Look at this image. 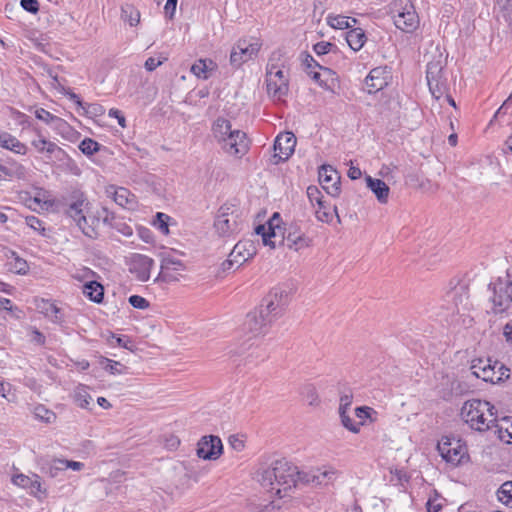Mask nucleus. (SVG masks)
Returning <instances> with one entry per match:
<instances>
[{"instance_id":"f257e3e1","label":"nucleus","mask_w":512,"mask_h":512,"mask_svg":"<svg viewBox=\"0 0 512 512\" xmlns=\"http://www.w3.org/2000/svg\"><path fill=\"white\" fill-rule=\"evenodd\" d=\"M64 214L72 219L81 232L91 238L96 239L99 236L100 219L108 221L109 212L106 208L90 211V203L83 192L74 191L63 203Z\"/></svg>"},{"instance_id":"f03ea898","label":"nucleus","mask_w":512,"mask_h":512,"mask_svg":"<svg viewBox=\"0 0 512 512\" xmlns=\"http://www.w3.org/2000/svg\"><path fill=\"white\" fill-rule=\"evenodd\" d=\"M298 468L285 459L273 461L269 466L257 472V480L263 488L279 498L287 496L288 491L297 485Z\"/></svg>"},{"instance_id":"7ed1b4c3","label":"nucleus","mask_w":512,"mask_h":512,"mask_svg":"<svg viewBox=\"0 0 512 512\" xmlns=\"http://www.w3.org/2000/svg\"><path fill=\"white\" fill-rule=\"evenodd\" d=\"M287 60L281 51L271 54L266 70V86L268 95L274 101H282L289 92V70Z\"/></svg>"},{"instance_id":"20e7f679","label":"nucleus","mask_w":512,"mask_h":512,"mask_svg":"<svg viewBox=\"0 0 512 512\" xmlns=\"http://www.w3.org/2000/svg\"><path fill=\"white\" fill-rule=\"evenodd\" d=\"M463 421L478 432L493 429L497 421V411L488 401L471 399L464 402L460 412Z\"/></svg>"},{"instance_id":"39448f33","label":"nucleus","mask_w":512,"mask_h":512,"mask_svg":"<svg viewBox=\"0 0 512 512\" xmlns=\"http://www.w3.org/2000/svg\"><path fill=\"white\" fill-rule=\"evenodd\" d=\"M246 226V216L239 205L227 202L220 206L214 220V229L219 237L233 238Z\"/></svg>"},{"instance_id":"423d86ee","label":"nucleus","mask_w":512,"mask_h":512,"mask_svg":"<svg viewBox=\"0 0 512 512\" xmlns=\"http://www.w3.org/2000/svg\"><path fill=\"white\" fill-rule=\"evenodd\" d=\"M468 285L459 278L451 279L443 297L444 307L453 316L467 310Z\"/></svg>"},{"instance_id":"0eeeda50","label":"nucleus","mask_w":512,"mask_h":512,"mask_svg":"<svg viewBox=\"0 0 512 512\" xmlns=\"http://www.w3.org/2000/svg\"><path fill=\"white\" fill-rule=\"evenodd\" d=\"M288 306V294L285 290L280 288L272 289L269 294L263 299L259 310L274 323L280 318Z\"/></svg>"},{"instance_id":"6e6552de","label":"nucleus","mask_w":512,"mask_h":512,"mask_svg":"<svg viewBox=\"0 0 512 512\" xmlns=\"http://www.w3.org/2000/svg\"><path fill=\"white\" fill-rule=\"evenodd\" d=\"M438 450L442 458L453 466H457L468 459L467 446L461 439L443 437L438 443Z\"/></svg>"},{"instance_id":"1a4fd4ad","label":"nucleus","mask_w":512,"mask_h":512,"mask_svg":"<svg viewBox=\"0 0 512 512\" xmlns=\"http://www.w3.org/2000/svg\"><path fill=\"white\" fill-rule=\"evenodd\" d=\"M471 370L477 378L491 383H497L509 377V369L496 361L492 363L490 359L474 361Z\"/></svg>"},{"instance_id":"9d476101","label":"nucleus","mask_w":512,"mask_h":512,"mask_svg":"<svg viewBox=\"0 0 512 512\" xmlns=\"http://www.w3.org/2000/svg\"><path fill=\"white\" fill-rule=\"evenodd\" d=\"M427 85L431 95L440 99L448 92L447 79L443 74V66L440 61L430 62L426 71Z\"/></svg>"},{"instance_id":"9b49d317","label":"nucleus","mask_w":512,"mask_h":512,"mask_svg":"<svg viewBox=\"0 0 512 512\" xmlns=\"http://www.w3.org/2000/svg\"><path fill=\"white\" fill-rule=\"evenodd\" d=\"M161 270L155 279V282H174L178 281L182 272L185 271V264L172 253H163L161 255Z\"/></svg>"},{"instance_id":"f8f14e48","label":"nucleus","mask_w":512,"mask_h":512,"mask_svg":"<svg viewBox=\"0 0 512 512\" xmlns=\"http://www.w3.org/2000/svg\"><path fill=\"white\" fill-rule=\"evenodd\" d=\"M273 323L256 309L246 315L243 323V331L249 335V339L266 335Z\"/></svg>"},{"instance_id":"ddd939ff","label":"nucleus","mask_w":512,"mask_h":512,"mask_svg":"<svg viewBox=\"0 0 512 512\" xmlns=\"http://www.w3.org/2000/svg\"><path fill=\"white\" fill-rule=\"evenodd\" d=\"M493 296L491 301L493 303L494 313L504 312L512 303V285L508 281L498 279L492 284Z\"/></svg>"},{"instance_id":"4468645a","label":"nucleus","mask_w":512,"mask_h":512,"mask_svg":"<svg viewBox=\"0 0 512 512\" xmlns=\"http://www.w3.org/2000/svg\"><path fill=\"white\" fill-rule=\"evenodd\" d=\"M395 26L405 33H413L416 30V10L413 2L408 1L398 8L393 15Z\"/></svg>"},{"instance_id":"2eb2a0df","label":"nucleus","mask_w":512,"mask_h":512,"mask_svg":"<svg viewBox=\"0 0 512 512\" xmlns=\"http://www.w3.org/2000/svg\"><path fill=\"white\" fill-rule=\"evenodd\" d=\"M223 445L217 436H204L197 445V456L204 460H216L222 454Z\"/></svg>"},{"instance_id":"dca6fc26","label":"nucleus","mask_w":512,"mask_h":512,"mask_svg":"<svg viewBox=\"0 0 512 512\" xmlns=\"http://www.w3.org/2000/svg\"><path fill=\"white\" fill-rule=\"evenodd\" d=\"M336 472L332 468H317L308 472L298 471L297 483L310 484L314 486L325 485L334 479Z\"/></svg>"},{"instance_id":"f3484780","label":"nucleus","mask_w":512,"mask_h":512,"mask_svg":"<svg viewBox=\"0 0 512 512\" xmlns=\"http://www.w3.org/2000/svg\"><path fill=\"white\" fill-rule=\"evenodd\" d=\"M222 149L229 155H244L249 148V141L246 134L241 130H234L233 134L220 142Z\"/></svg>"},{"instance_id":"a211bd4d","label":"nucleus","mask_w":512,"mask_h":512,"mask_svg":"<svg viewBox=\"0 0 512 512\" xmlns=\"http://www.w3.org/2000/svg\"><path fill=\"white\" fill-rule=\"evenodd\" d=\"M258 43H248L246 40H240L232 49L230 62L233 66L239 67L244 62L252 59L259 51Z\"/></svg>"},{"instance_id":"6ab92c4d","label":"nucleus","mask_w":512,"mask_h":512,"mask_svg":"<svg viewBox=\"0 0 512 512\" xmlns=\"http://www.w3.org/2000/svg\"><path fill=\"white\" fill-rule=\"evenodd\" d=\"M154 265V260L143 254H133L130 258L129 270L141 282L150 279V271Z\"/></svg>"},{"instance_id":"aec40b11","label":"nucleus","mask_w":512,"mask_h":512,"mask_svg":"<svg viewBox=\"0 0 512 512\" xmlns=\"http://www.w3.org/2000/svg\"><path fill=\"white\" fill-rule=\"evenodd\" d=\"M319 182L322 188L331 196L340 194V176L330 165H323L319 169Z\"/></svg>"},{"instance_id":"412c9836","label":"nucleus","mask_w":512,"mask_h":512,"mask_svg":"<svg viewBox=\"0 0 512 512\" xmlns=\"http://www.w3.org/2000/svg\"><path fill=\"white\" fill-rule=\"evenodd\" d=\"M295 146L296 137L292 132L280 133L274 142L276 163L287 160L293 154Z\"/></svg>"},{"instance_id":"4be33fe9","label":"nucleus","mask_w":512,"mask_h":512,"mask_svg":"<svg viewBox=\"0 0 512 512\" xmlns=\"http://www.w3.org/2000/svg\"><path fill=\"white\" fill-rule=\"evenodd\" d=\"M390 78V72L385 67L372 69L365 79L368 93L372 94L384 89L388 85Z\"/></svg>"},{"instance_id":"5701e85b","label":"nucleus","mask_w":512,"mask_h":512,"mask_svg":"<svg viewBox=\"0 0 512 512\" xmlns=\"http://www.w3.org/2000/svg\"><path fill=\"white\" fill-rule=\"evenodd\" d=\"M285 241L290 249L299 251L311 245L312 239L300 230L297 225H291L287 229Z\"/></svg>"},{"instance_id":"b1692460","label":"nucleus","mask_w":512,"mask_h":512,"mask_svg":"<svg viewBox=\"0 0 512 512\" xmlns=\"http://www.w3.org/2000/svg\"><path fill=\"white\" fill-rule=\"evenodd\" d=\"M256 254V247L250 240L238 241L232 249L230 255L234 258L237 267L243 265L247 260Z\"/></svg>"},{"instance_id":"393cba45","label":"nucleus","mask_w":512,"mask_h":512,"mask_svg":"<svg viewBox=\"0 0 512 512\" xmlns=\"http://www.w3.org/2000/svg\"><path fill=\"white\" fill-rule=\"evenodd\" d=\"M367 187L373 192L377 200L386 204L389 199V186L381 179L373 178L369 175L365 177Z\"/></svg>"},{"instance_id":"a878e982","label":"nucleus","mask_w":512,"mask_h":512,"mask_svg":"<svg viewBox=\"0 0 512 512\" xmlns=\"http://www.w3.org/2000/svg\"><path fill=\"white\" fill-rule=\"evenodd\" d=\"M35 116L37 119L45 122L46 124L53 125V127L57 130H65L69 128L68 123L62 118L51 114L49 111L44 108H38L35 111Z\"/></svg>"},{"instance_id":"bb28decb","label":"nucleus","mask_w":512,"mask_h":512,"mask_svg":"<svg viewBox=\"0 0 512 512\" xmlns=\"http://www.w3.org/2000/svg\"><path fill=\"white\" fill-rule=\"evenodd\" d=\"M212 132L215 139L220 143L225 138L229 137L230 134H233L234 130L229 120L219 117L213 123Z\"/></svg>"},{"instance_id":"cd10ccee","label":"nucleus","mask_w":512,"mask_h":512,"mask_svg":"<svg viewBox=\"0 0 512 512\" xmlns=\"http://www.w3.org/2000/svg\"><path fill=\"white\" fill-rule=\"evenodd\" d=\"M83 294L95 303H101L104 297V288L97 281H89L83 285Z\"/></svg>"},{"instance_id":"c85d7f7f","label":"nucleus","mask_w":512,"mask_h":512,"mask_svg":"<svg viewBox=\"0 0 512 512\" xmlns=\"http://www.w3.org/2000/svg\"><path fill=\"white\" fill-rule=\"evenodd\" d=\"M346 41L352 50L358 51L366 41L365 32L361 28L351 29L346 33Z\"/></svg>"},{"instance_id":"c756f323","label":"nucleus","mask_w":512,"mask_h":512,"mask_svg":"<svg viewBox=\"0 0 512 512\" xmlns=\"http://www.w3.org/2000/svg\"><path fill=\"white\" fill-rule=\"evenodd\" d=\"M214 63L212 60L199 59L191 66V72L200 79H208L210 71L214 69Z\"/></svg>"},{"instance_id":"7c9ffc66","label":"nucleus","mask_w":512,"mask_h":512,"mask_svg":"<svg viewBox=\"0 0 512 512\" xmlns=\"http://www.w3.org/2000/svg\"><path fill=\"white\" fill-rule=\"evenodd\" d=\"M1 147L20 155H25L27 153V146L9 133L4 136Z\"/></svg>"},{"instance_id":"2f4dec72","label":"nucleus","mask_w":512,"mask_h":512,"mask_svg":"<svg viewBox=\"0 0 512 512\" xmlns=\"http://www.w3.org/2000/svg\"><path fill=\"white\" fill-rule=\"evenodd\" d=\"M328 24L334 29H348L353 27L357 20L342 15H329L327 17Z\"/></svg>"},{"instance_id":"473e14b6","label":"nucleus","mask_w":512,"mask_h":512,"mask_svg":"<svg viewBox=\"0 0 512 512\" xmlns=\"http://www.w3.org/2000/svg\"><path fill=\"white\" fill-rule=\"evenodd\" d=\"M494 12L501 15L505 21H512V0H495Z\"/></svg>"},{"instance_id":"72a5a7b5","label":"nucleus","mask_w":512,"mask_h":512,"mask_svg":"<svg viewBox=\"0 0 512 512\" xmlns=\"http://www.w3.org/2000/svg\"><path fill=\"white\" fill-rule=\"evenodd\" d=\"M26 168L17 162H13L9 167L4 166L3 177L6 178H16V179H25L26 178Z\"/></svg>"},{"instance_id":"f704fd0d","label":"nucleus","mask_w":512,"mask_h":512,"mask_svg":"<svg viewBox=\"0 0 512 512\" xmlns=\"http://www.w3.org/2000/svg\"><path fill=\"white\" fill-rule=\"evenodd\" d=\"M42 471L51 478L58 477L61 472L65 471L64 459H53L42 467Z\"/></svg>"},{"instance_id":"c9c22d12","label":"nucleus","mask_w":512,"mask_h":512,"mask_svg":"<svg viewBox=\"0 0 512 512\" xmlns=\"http://www.w3.org/2000/svg\"><path fill=\"white\" fill-rule=\"evenodd\" d=\"M497 498L502 504L512 508V481H507L500 486Z\"/></svg>"},{"instance_id":"e433bc0d","label":"nucleus","mask_w":512,"mask_h":512,"mask_svg":"<svg viewBox=\"0 0 512 512\" xmlns=\"http://www.w3.org/2000/svg\"><path fill=\"white\" fill-rule=\"evenodd\" d=\"M121 18L131 26H135L140 21V13L132 5H125L121 8Z\"/></svg>"},{"instance_id":"4c0bfd02","label":"nucleus","mask_w":512,"mask_h":512,"mask_svg":"<svg viewBox=\"0 0 512 512\" xmlns=\"http://www.w3.org/2000/svg\"><path fill=\"white\" fill-rule=\"evenodd\" d=\"M33 414H34L35 418H37L47 424L54 423L56 420V414L52 410H49L42 404H39L34 407Z\"/></svg>"},{"instance_id":"58836bf2","label":"nucleus","mask_w":512,"mask_h":512,"mask_svg":"<svg viewBox=\"0 0 512 512\" xmlns=\"http://www.w3.org/2000/svg\"><path fill=\"white\" fill-rule=\"evenodd\" d=\"M113 198L118 205L125 207L130 202H133L134 195L126 188L119 187L114 190Z\"/></svg>"},{"instance_id":"ea45409f","label":"nucleus","mask_w":512,"mask_h":512,"mask_svg":"<svg viewBox=\"0 0 512 512\" xmlns=\"http://www.w3.org/2000/svg\"><path fill=\"white\" fill-rule=\"evenodd\" d=\"M101 365L106 371L113 375L124 374L126 371V367L123 364L108 358H103L101 360Z\"/></svg>"},{"instance_id":"a19ab883","label":"nucleus","mask_w":512,"mask_h":512,"mask_svg":"<svg viewBox=\"0 0 512 512\" xmlns=\"http://www.w3.org/2000/svg\"><path fill=\"white\" fill-rule=\"evenodd\" d=\"M255 231L258 235L262 236L263 243L265 245H268L272 248L275 247V243L271 241V237H275L276 232H275V229L271 226V224L269 225L268 228H266L264 225H258L256 227Z\"/></svg>"},{"instance_id":"79ce46f5","label":"nucleus","mask_w":512,"mask_h":512,"mask_svg":"<svg viewBox=\"0 0 512 512\" xmlns=\"http://www.w3.org/2000/svg\"><path fill=\"white\" fill-rule=\"evenodd\" d=\"M302 64L305 67L306 72L308 74H309V71H314L315 68H319V69L323 70L324 74H327L329 76L334 75V72L331 69L325 68V67L321 66L320 64H318L310 54H305V56L302 60Z\"/></svg>"},{"instance_id":"37998d69","label":"nucleus","mask_w":512,"mask_h":512,"mask_svg":"<svg viewBox=\"0 0 512 512\" xmlns=\"http://www.w3.org/2000/svg\"><path fill=\"white\" fill-rule=\"evenodd\" d=\"M342 425L353 433H358L362 422H354L347 411H339Z\"/></svg>"},{"instance_id":"c03bdc74","label":"nucleus","mask_w":512,"mask_h":512,"mask_svg":"<svg viewBox=\"0 0 512 512\" xmlns=\"http://www.w3.org/2000/svg\"><path fill=\"white\" fill-rule=\"evenodd\" d=\"M100 148V145L98 142L94 141L91 138H85L82 140L79 144L80 151L85 155H93L96 153Z\"/></svg>"},{"instance_id":"a18cd8bd","label":"nucleus","mask_w":512,"mask_h":512,"mask_svg":"<svg viewBox=\"0 0 512 512\" xmlns=\"http://www.w3.org/2000/svg\"><path fill=\"white\" fill-rule=\"evenodd\" d=\"M93 398L84 389H79L75 393L76 404L83 409H89Z\"/></svg>"},{"instance_id":"49530a36","label":"nucleus","mask_w":512,"mask_h":512,"mask_svg":"<svg viewBox=\"0 0 512 512\" xmlns=\"http://www.w3.org/2000/svg\"><path fill=\"white\" fill-rule=\"evenodd\" d=\"M307 196L313 206L317 205L320 208L323 206V195L321 191L318 189V187L313 185L309 186L307 188Z\"/></svg>"},{"instance_id":"de8ad7c7","label":"nucleus","mask_w":512,"mask_h":512,"mask_svg":"<svg viewBox=\"0 0 512 512\" xmlns=\"http://www.w3.org/2000/svg\"><path fill=\"white\" fill-rule=\"evenodd\" d=\"M30 494L35 497H41L46 495V489L42 488L40 476L33 474V479L28 488Z\"/></svg>"},{"instance_id":"09e8293b","label":"nucleus","mask_w":512,"mask_h":512,"mask_svg":"<svg viewBox=\"0 0 512 512\" xmlns=\"http://www.w3.org/2000/svg\"><path fill=\"white\" fill-rule=\"evenodd\" d=\"M496 428L495 433L498 434V438L505 442V443H511L512 438H508V436H512L510 432V428L506 426V424H503V419H501L500 423H495L494 427Z\"/></svg>"},{"instance_id":"8fccbe9b","label":"nucleus","mask_w":512,"mask_h":512,"mask_svg":"<svg viewBox=\"0 0 512 512\" xmlns=\"http://www.w3.org/2000/svg\"><path fill=\"white\" fill-rule=\"evenodd\" d=\"M444 501L445 500L435 492L426 502L427 512H438L442 508Z\"/></svg>"},{"instance_id":"3c124183","label":"nucleus","mask_w":512,"mask_h":512,"mask_svg":"<svg viewBox=\"0 0 512 512\" xmlns=\"http://www.w3.org/2000/svg\"><path fill=\"white\" fill-rule=\"evenodd\" d=\"M10 269L17 274H26L29 266L24 259L15 256L14 260L10 262Z\"/></svg>"},{"instance_id":"603ef678","label":"nucleus","mask_w":512,"mask_h":512,"mask_svg":"<svg viewBox=\"0 0 512 512\" xmlns=\"http://www.w3.org/2000/svg\"><path fill=\"white\" fill-rule=\"evenodd\" d=\"M170 217L164 213L158 212L156 214V218L153 222V225L159 229L163 234H168L169 228H168V220Z\"/></svg>"},{"instance_id":"864d4df0","label":"nucleus","mask_w":512,"mask_h":512,"mask_svg":"<svg viewBox=\"0 0 512 512\" xmlns=\"http://www.w3.org/2000/svg\"><path fill=\"white\" fill-rule=\"evenodd\" d=\"M315 216L321 222H329L331 220L332 215L330 213V208L326 205L325 201L323 202V206L321 208L317 206Z\"/></svg>"},{"instance_id":"5fc2aeb1","label":"nucleus","mask_w":512,"mask_h":512,"mask_svg":"<svg viewBox=\"0 0 512 512\" xmlns=\"http://www.w3.org/2000/svg\"><path fill=\"white\" fill-rule=\"evenodd\" d=\"M372 414H376V412L368 406H361L355 409V415L360 420L359 422H362V425L366 419L371 418Z\"/></svg>"},{"instance_id":"6e6d98bb","label":"nucleus","mask_w":512,"mask_h":512,"mask_svg":"<svg viewBox=\"0 0 512 512\" xmlns=\"http://www.w3.org/2000/svg\"><path fill=\"white\" fill-rule=\"evenodd\" d=\"M25 223L27 226H29L31 229L39 232L40 234H44L45 228L43 227L42 221L37 218L36 216H27L25 218Z\"/></svg>"},{"instance_id":"4d7b16f0","label":"nucleus","mask_w":512,"mask_h":512,"mask_svg":"<svg viewBox=\"0 0 512 512\" xmlns=\"http://www.w3.org/2000/svg\"><path fill=\"white\" fill-rule=\"evenodd\" d=\"M333 49H336V46L330 42L325 41L318 42L313 46V50L317 55H325L331 52Z\"/></svg>"},{"instance_id":"13d9d810","label":"nucleus","mask_w":512,"mask_h":512,"mask_svg":"<svg viewBox=\"0 0 512 512\" xmlns=\"http://www.w3.org/2000/svg\"><path fill=\"white\" fill-rule=\"evenodd\" d=\"M32 479H33V475L30 477V476H27L24 474H17L15 476H13L12 482H13V484H15L19 487L28 489L31 484Z\"/></svg>"},{"instance_id":"bf43d9fd","label":"nucleus","mask_w":512,"mask_h":512,"mask_svg":"<svg viewBox=\"0 0 512 512\" xmlns=\"http://www.w3.org/2000/svg\"><path fill=\"white\" fill-rule=\"evenodd\" d=\"M48 155H56L58 159H61L60 155H64V151L56 143L46 139L45 151Z\"/></svg>"},{"instance_id":"052dcab7","label":"nucleus","mask_w":512,"mask_h":512,"mask_svg":"<svg viewBox=\"0 0 512 512\" xmlns=\"http://www.w3.org/2000/svg\"><path fill=\"white\" fill-rule=\"evenodd\" d=\"M131 306L137 309H146L149 307V302L142 296L132 295L128 299Z\"/></svg>"},{"instance_id":"680f3d73","label":"nucleus","mask_w":512,"mask_h":512,"mask_svg":"<svg viewBox=\"0 0 512 512\" xmlns=\"http://www.w3.org/2000/svg\"><path fill=\"white\" fill-rule=\"evenodd\" d=\"M0 395L9 402H15L16 400L15 394L11 393V385L9 383H0Z\"/></svg>"},{"instance_id":"e2e57ef3","label":"nucleus","mask_w":512,"mask_h":512,"mask_svg":"<svg viewBox=\"0 0 512 512\" xmlns=\"http://www.w3.org/2000/svg\"><path fill=\"white\" fill-rule=\"evenodd\" d=\"M21 7L29 13L36 14L39 11V3L37 0H21Z\"/></svg>"},{"instance_id":"0e129e2a","label":"nucleus","mask_w":512,"mask_h":512,"mask_svg":"<svg viewBox=\"0 0 512 512\" xmlns=\"http://www.w3.org/2000/svg\"><path fill=\"white\" fill-rule=\"evenodd\" d=\"M353 401L352 393H344L340 397L339 411H348Z\"/></svg>"},{"instance_id":"69168bd1","label":"nucleus","mask_w":512,"mask_h":512,"mask_svg":"<svg viewBox=\"0 0 512 512\" xmlns=\"http://www.w3.org/2000/svg\"><path fill=\"white\" fill-rule=\"evenodd\" d=\"M306 399L309 405H316L319 403V398L315 387L311 385L306 387Z\"/></svg>"},{"instance_id":"338daca9","label":"nucleus","mask_w":512,"mask_h":512,"mask_svg":"<svg viewBox=\"0 0 512 512\" xmlns=\"http://www.w3.org/2000/svg\"><path fill=\"white\" fill-rule=\"evenodd\" d=\"M38 136L39 138L38 139H35L31 142V145L39 152V153H44L45 151V144H46V138L43 137L40 132H38Z\"/></svg>"},{"instance_id":"774afa93","label":"nucleus","mask_w":512,"mask_h":512,"mask_svg":"<svg viewBox=\"0 0 512 512\" xmlns=\"http://www.w3.org/2000/svg\"><path fill=\"white\" fill-rule=\"evenodd\" d=\"M177 2L178 0H167L165 4L164 11L166 16L170 19H172L175 14Z\"/></svg>"}]
</instances>
